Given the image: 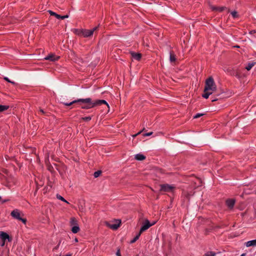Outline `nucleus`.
I'll return each instance as SVG.
<instances>
[{
  "instance_id": "f257e3e1",
  "label": "nucleus",
  "mask_w": 256,
  "mask_h": 256,
  "mask_svg": "<svg viewBox=\"0 0 256 256\" xmlns=\"http://www.w3.org/2000/svg\"><path fill=\"white\" fill-rule=\"evenodd\" d=\"M61 103L66 106H70L74 104H78L80 106V108L82 109L88 110L94 108L96 106H100L102 104H104L109 107V105L108 102L103 100H92L90 98H78L75 100L70 102H62Z\"/></svg>"
},
{
  "instance_id": "f03ea898",
  "label": "nucleus",
  "mask_w": 256,
  "mask_h": 256,
  "mask_svg": "<svg viewBox=\"0 0 256 256\" xmlns=\"http://www.w3.org/2000/svg\"><path fill=\"white\" fill-rule=\"evenodd\" d=\"M216 86L212 77L208 78L206 82L204 91L210 90L212 92L216 91Z\"/></svg>"
},
{
  "instance_id": "7ed1b4c3",
  "label": "nucleus",
  "mask_w": 256,
  "mask_h": 256,
  "mask_svg": "<svg viewBox=\"0 0 256 256\" xmlns=\"http://www.w3.org/2000/svg\"><path fill=\"white\" fill-rule=\"evenodd\" d=\"M6 240L8 242H10L12 238L10 237L9 235L6 232H0V246H4Z\"/></svg>"
},
{
  "instance_id": "20e7f679",
  "label": "nucleus",
  "mask_w": 256,
  "mask_h": 256,
  "mask_svg": "<svg viewBox=\"0 0 256 256\" xmlns=\"http://www.w3.org/2000/svg\"><path fill=\"white\" fill-rule=\"evenodd\" d=\"M11 216L14 218L22 221L24 224H26V219L20 217V211L18 209H15L11 212Z\"/></svg>"
},
{
  "instance_id": "39448f33",
  "label": "nucleus",
  "mask_w": 256,
  "mask_h": 256,
  "mask_svg": "<svg viewBox=\"0 0 256 256\" xmlns=\"http://www.w3.org/2000/svg\"><path fill=\"white\" fill-rule=\"evenodd\" d=\"M98 26H96L91 30H83L82 31V34L84 37L87 38L92 36L94 31L97 30Z\"/></svg>"
},
{
  "instance_id": "423d86ee",
  "label": "nucleus",
  "mask_w": 256,
  "mask_h": 256,
  "mask_svg": "<svg viewBox=\"0 0 256 256\" xmlns=\"http://www.w3.org/2000/svg\"><path fill=\"white\" fill-rule=\"evenodd\" d=\"M155 224L156 222H154L152 224H150V222L148 220H146L144 222L139 232L142 234V232L148 230L149 228L154 225Z\"/></svg>"
},
{
  "instance_id": "0eeeda50",
  "label": "nucleus",
  "mask_w": 256,
  "mask_h": 256,
  "mask_svg": "<svg viewBox=\"0 0 256 256\" xmlns=\"http://www.w3.org/2000/svg\"><path fill=\"white\" fill-rule=\"evenodd\" d=\"M160 190L164 192H172L174 188V187L173 186L169 185L168 184H161L160 186Z\"/></svg>"
},
{
  "instance_id": "6e6552de",
  "label": "nucleus",
  "mask_w": 256,
  "mask_h": 256,
  "mask_svg": "<svg viewBox=\"0 0 256 256\" xmlns=\"http://www.w3.org/2000/svg\"><path fill=\"white\" fill-rule=\"evenodd\" d=\"M121 224V220H116L114 224H108L106 222V225L112 230H117L120 227Z\"/></svg>"
},
{
  "instance_id": "1a4fd4ad",
  "label": "nucleus",
  "mask_w": 256,
  "mask_h": 256,
  "mask_svg": "<svg viewBox=\"0 0 256 256\" xmlns=\"http://www.w3.org/2000/svg\"><path fill=\"white\" fill-rule=\"evenodd\" d=\"M59 56H57L54 54H51L44 58V60H48L51 62H54L59 59Z\"/></svg>"
},
{
  "instance_id": "9d476101",
  "label": "nucleus",
  "mask_w": 256,
  "mask_h": 256,
  "mask_svg": "<svg viewBox=\"0 0 256 256\" xmlns=\"http://www.w3.org/2000/svg\"><path fill=\"white\" fill-rule=\"evenodd\" d=\"M48 12L50 14V16H56L58 19L64 20V19L68 18V15H65V16H61L60 15L56 13V12H52V11L50 10H48Z\"/></svg>"
},
{
  "instance_id": "9b49d317",
  "label": "nucleus",
  "mask_w": 256,
  "mask_h": 256,
  "mask_svg": "<svg viewBox=\"0 0 256 256\" xmlns=\"http://www.w3.org/2000/svg\"><path fill=\"white\" fill-rule=\"evenodd\" d=\"M235 202H236L235 200L232 199V198L228 199L226 202L227 206L230 209L233 208L234 205L235 204Z\"/></svg>"
},
{
  "instance_id": "f8f14e48",
  "label": "nucleus",
  "mask_w": 256,
  "mask_h": 256,
  "mask_svg": "<svg viewBox=\"0 0 256 256\" xmlns=\"http://www.w3.org/2000/svg\"><path fill=\"white\" fill-rule=\"evenodd\" d=\"M130 54L132 58L136 60H140L142 58V54L140 53L130 52Z\"/></svg>"
},
{
  "instance_id": "ddd939ff",
  "label": "nucleus",
  "mask_w": 256,
  "mask_h": 256,
  "mask_svg": "<svg viewBox=\"0 0 256 256\" xmlns=\"http://www.w3.org/2000/svg\"><path fill=\"white\" fill-rule=\"evenodd\" d=\"M210 8L214 11H218L219 12H222V11H224V10L226 9V7H225V6L218 7V6H210Z\"/></svg>"
},
{
  "instance_id": "4468645a",
  "label": "nucleus",
  "mask_w": 256,
  "mask_h": 256,
  "mask_svg": "<svg viewBox=\"0 0 256 256\" xmlns=\"http://www.w3.org/2000/svg\"><path fill=\"white\" fill-rule=\"evenodd\" d=\"M245 246L246 247H250L251 246H256V239L246 242L245 244Z\"/></svg>"
},
{
  "instance_id": "2eb2a0df",
  "label": "nucleus",
  "mask_w": 256,
  "mask_h": 256,
  "mask_svg": "<svg viewBox=\"0 0 256 256\" xmlns=\"http://www.w3.org/2000/svg\"><path fill=\"white\" fill-rule=\"evenodd\" d=\"M135 159L138 160H144L146 158V156L140 154H138L135 155Z\"/></svg>"
},
{
  "instance_id": "dca6fc26",
  "label": "nucleus",
  "mask_w": 256,
  "mask_h": 256,
  "mask_svg": "<svg viewBox=\"0 0 256 256\" xmlns=\"http://www.w3.org/2000/svg\"><path fill=\"white\" fill-rule=\"evenodd\" d=\"M212 93L213 92L210 90H204V93L202 94V96L204 98L207 99Z\"/></svg>"
},
{
  "instance_id": "f3484780",
  "label": "nucleus",
  "mask_w": 256,
  "mask_h": 256,
  "mask_svg": "<svg viewBox=\"0 0 256 256\" xmlns=\"http://www.w3.org/2000/svg\"><path fill=\"white\" fill-rule=\"evenodd\" d=\"M170 62H175L176 60V55L173 52H170Z\"/></svg>"
},
{
  "instance_id": "a211bd4d",
  "label": "nucleus",
  "mask_w": 256,
  "mask_h": 256,
  "mask_svg": "<svg viewBox=\"0 0 256 256\" xmlns=\"http://www.w3.org/2000/svg\"><path fill=\"white\" fill-rule=\"evenodd\" d=\"M80 230V228L78 226V224H76V226H74L72 228V232L74 233V234H76L77 232H78Z\"/></svg>"
},
{
  "instance_id": "6ab92c4d",
  "label": "nucleus",
  "mask_w": 256,
  "mask_h": 256,
  "mask_svg": "<svg viewBox=\"0 0 256 256\" xmlns=\"http://www.w3.org/2000/svg\"><path fill=\"white\" fill-rule=\"evenodd\" d=\"M256 64V62H252L248 63L246 67V69L248 70H250L251 68Z\"/></svg>"
},
{
  "instance_id": "aec40b11",
  "label": "nucleus",
  "mask_w": 256,
  "mask_h": 256,
  "mask_svg": "<svg viewBox=\"0 0 256 256\" xmlns=\"http://www.w3.org/2000/svg\"><path fill=\"white\" fill-rule=\"evenodd\" d=\"M216 252L212 251H208L204 255V256H216Z\"/></svg>"
},
{
  "instance_id": "412c9836",
  "label": "nucleus",
  "mask_w": 256,
  "mask_h": 256,
  "mask_svg": "<svg viewBox=\"0 0 256 256\" xmlns=\"http://www.w3.org/2000/svg\"><path fill=\"white\" fill-rule=\"evenodd\" d=\"M141 234L138 232L135 236L134 238L130 240V244H133L135 242L140 238Z\"/></svg>"
},
{
  "instance_id": "4be33fe9",
  "label": "nucleus",
  "mask_w": 256,
  "mask_h": 256,
  "mask_svg": "<svg viewBox=\"0 0 256 256\" xmlns=\"http://www.w3.org/2000/svg\"><path fill=\"white\" fill-rule=\"evenodd\" d=\"M56 198L58 199V200H60L66 203H67V204H69L68 202L66 200H65L62 196H61L60 195V194H57L56 196Z\"/></svg>"
},
{
  "instance_id": "5701e85b",
  "label": "nucleus",
  "mask_w": 256,
  "mask_h": 256,
  "mask_svg": "<svg viewBox=\"0 0 256 256\" xmlns=\"http://www.w3.org/2000/svg\"><path fill=\"white\" fill-rule=\"evenodd\" d=\"M70 225H72H72L76 226V225L78 224L77 220H76V219L74 218H70Z\"/></svg>"
},
{
  "instance_id": "b1692460",
  "label": "nucleus",
  "mask_w": 256,
  "mask_h": 256,
  "mask_svg": "<svg viewBox=\"0 0 256 256\" xmlns=\"http://www.w3.org/2000/svg\"><path fill=\"white\" fill-rule=\"evenodd\" d=\"M231 14L234 18H238V14L236 11L234 10V11L232 12Z\"/></svg>"
},
{
  "instance_id": "393cba45",
  "label": "nucleus",
  "mask_w": 256,
  "mask_h": 256,
  "mask_svg": "<svg viewBox=\"0 0 256 256\" xmlns=\"http://www.w3.org/2000/svg\"><path fill=\"white\" fill-rule=\"evenodd\" d=\"M8 108V106H6L0 105V112H2L6 110Z\"/></svg>"
},
{
  "instance_id": "a878e982",
  "label": "nucleus",
  "mask_w": 256,
  "mask_h": 256,
  "mask_svg": "<svg viewBox=\"0 0 256 256\" xmlns=\"http://www.w3.org/2000/svg\"><path fill=\"white\" fill-rule=\"evenodd\" d=\"M101 173H102V172L100 170H98L94 172V178H98L100 176Z\"/></svg>"
},
{
  "instance_id": "bb28decb",
  "label": "nucleus",
  "mask_w": 256,
  "mask_h": 256,
  "mask_svg": "<svg viewBox=\"0 0 256 256\" xmlns=\"http://www.w3.org/2000/svg\"><path fill=\"white\" fill-rule=\"evenodd\" d=\"M82 119L84 121L88 122L92 120V117L90 116L84 117L82 118Z\"/></svg>"
},
{
  "instance_id": "cd10ccee",
  "label": "nucleus",
  "mask_w": 256,
  "mask_h": 256,
  "mask_svg": "<svg viewBox=\"0 0 256 256\" xmlns=\"http://www.w3.org/2000/svg\"><path fill=\"white\" fill-rule=\"evenodd\" d=\"M204 114L200 113H198L195 116H194V118H200V116H203Z\"/></svg>"
},
{
  "instance_id": "c85d7f7f",
  "label": "nucleus",
  "mask_w": 256,
  "mask_h": 256,
  "mask_svg": "<svg viewBox=\"0 0 256 256\" xmlns=\"http://www.w3.org/2000/svg\"><path fill=\"white\" fill-rule=\"evenodd\" d=\"M152 132H147L143 134L144 136H150L152 134Z\"/></svg>"
},
{
  "instance_id": "c756f323",
  "label": "nucleus",
  "mask_w": 256,
  "mask_h": 256,
  "mask_svg": "<svg viewBox=\"0 0 256 256\" xmlns=\"http://www.w3.org/2000/svg\"><path fill=\"white\" fill-rule=\"evenodd\" d=\"M4 80H6V82H11V83L14 84V82H11V81L9 80V78H7V77H4Z\"/></svg>"
},
{
  "instance_id": "7c9ffc66",
  "label": "nucleus",
  "mask_w": 256,
  "mask_h": 256,
  "mask_svg": "<svg viewBox=\"0 0 256 256\" xmlns=\"http://www.w3.org/2000/svg\"><path fill=\"white\" fill-rule=\"evenodd\" d=\"M116 255L117 256H121V254H120V250H118L116 252Z\"/></svg>"
},
{
  "instance_id": "2f4dec72",
  "label": "nucleus",
  "mask_w": 256,
  "mask_h": 256,
  "mask_svg": "<svg viewBox=\"0 0 256 256\" xmlns=\"http://www.w3.org/2000/svg\"><path fill=\"white\" fill-rule=\"evenodd\" d=\"M142 130H140V132H138L137 134H135L133 135V137H134V138H135L136 136H138V134H140L142 132Z\"/></svg>"
},
{
  "instance_id": "473e14b6",
  "label": "nucleus",
  "mask_w": 256,
  "mask_h": 256,
  "mask_svg": "<svg viewBox=\"0 0 256 256\" xmlns=\"http://www.w3.org/2000/svg\"><path fill=\"white\" fill-rule=\"evenodd\" d=\"M254 33H256V30H252L250 32V34H254Z\"/></svg>"
},
{
  "instance_id": "72a5a7b5",
  "label": "nucleus",
  "mask_w": 256,
  "mask_h": 256,
  "mask_svg": "<svg viewBox=\"0 0 256 256\" xmlns=\"http://www.w3.org/2000/svg\"><path fill=\"white\" fill-rule=\"evenodd\" d=\"M218 100V99L216 98H212V102H215V101Z\"/></svg>"
},
{
  "instance_id": "f704fd0d",
  "label": "nucleus",
  "mask_w": 256,
  "mask_h": 256,
  "mask_svg": "<svg viewBox=\"0 0 256 256\" xmlns=\"http://www.w3.org/2000/svg\"><path fill=\"white\" fill-rule=\"evenodd\" d=\"M40 112H42V114H44V112L42 109H40Z\"/></svg>"
},
{
  "instance_id": "c9c22d12",
  "label": "nucleus",
  "mask_w": 256,
  "mask_h": 256,
  "mask_svg": "<svg viewBox=\"0 0 256 256\" xmlns=\"http://www.w3.org/2000/svg\"><path fill=\"white\" fill-rule=\"evenodd\" d=\"M74 240H75V242H78V238H76L74 239Z\"/></svg>"
},
{
  "instance_id": "e433bc0d",
  "label": "nucleus",
  "mask_w": 256,
  "mask_h": 256,
  "mask_svg": "<svg viewBox=\"0 0 256 256\" xmlns=\"http://www.w3.org/2000/svg\"><path fill=\"white\" fill-rule=\"evenodd\" d=\"M245 254H242L240 256H245Z\"/></svg>"
}]
</instances>
